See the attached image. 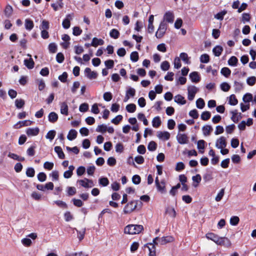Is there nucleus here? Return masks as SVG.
Returning a JSON list of instances; mask_svg holds the SVG:
<instances>
[{
  "instance_id": "1",
  "label": "nucleus",
  "mask_w": 256,
  "mask_h": 256,
  "mask_svg": "<svg viewBox=\"0 0 256 256\" xmlns=\"http://www.w3.org/2000/svg\"><path fill=\"white\" fill-rule=\"evenodd\" d=\"M143 229L142 225L129 224L125 227L124 232L129 234H135L140 233Z\"/></svg>"
},
{
  "instance_id": "2",
  "label": "nucleus",
  "mask_w": 256,
  "mask_h": 256,
  "mask_svg": "<svg viewBox=\"0 0 256 256\" xmlns=\"http://www.w3.org/2000/svg\"><path fill=\"white\" fill-rule=\"evenodd\" d=\"M138 202V200H133L128 202L124 208V213L128 214L133 212L136 208Z\"/></svg>"
},
{
  "instance_id": "3",
  "label": "nucleus",
  "mask_w": 256,
  "mask_h": 256,
  "mask_svg": "<svg viewBox=\"0 0 256 256\" xmlns=\"http://www.w3.org/2000/svg\"><path fill=\"white\" fill-rule=\"evenodd\" d=\"M167 26L168 25L164 20L160 22L155 35L158 38H161L164 36L166 30Z\"/></svg>"
},
{
  "instance_id": "4",
  "label": "nucleus",
  "mask_w": 256,
  "mask_h": 256,
  "mask_svg": "<svg viewBox=\"0 0 256 256\" xmlns=\"http://www.w3.org/2000/svg\"><path fill=\"white\" fill-rule=\"evenodd\" d=\"M158 240L159 241V242L161 244L163 245L167 243L173 242L174 240V238L172 236H163L161 238H160L158 237H156L153 240V242L154 244H158Z\"/></svg>"
},
{
  "instance_id": "5",
  "label": "nucleus",
  "mask_w": 256,
  "mask_h": 256,
  "mask_svg": "<svg viewBox=\"0 0 256 256\" xmlns=\"http://www.w3.org/2000/svg\"><path fill=\"white\" fill-rule=\"evenodd\" d=\"M216 244L228 248L230 247L232 243L228 238L226 237H220Z\"/></svg>"
},
{
  "instance_id": "6",
  "label": "nucleus",
  "mask_w": 256,
  "mask_h": 256,
  "mask_svg": "<svg viewBox=\"0 0 256 256\" xmlns=\"http://www.w3.org/2000/svg\"><path fill=\"white\" fill-rule=\"evenodd\" d=\"M74 16V14L73 13L68 14L66 16V18L63 20L62 22V26L64 28L68 29L70 27V20H72Z\"/></svg>"
},
{
  "instance_id": "7",
  "label": "nucleus",
  "mask_w": 256,
  "mask_h": 256,
  "mask_svg": "<svg viewBox=\"0 0 256 256\" xmlns=\"http://www.w3.org/2000/svg\"><path fill=\"white\" fill-rule=\"evenodd\" d=\"M188 99L192 101L194 100L196 93L198 91V89L195 86H190L188 88Z\"/></svg>"
},
{
  "instance_id": "8",
  "label": "nucleus",
  "mask_w": 256,
  "mask_h": 256,
  "mask_svg": "<svg viewBox=\"0 0 256 256\" xmlns=\"http://www.w3.org/2000/svg\"><path fill=\"white\" fill-rule=\"evenodd\" d=\"M85 76L89 79H96L98 76V74L96 72L92 71L89 68H86L84 70Z\"/></svg>"
},
{
  "instance_id": "9",
  "label": "nucleus",
  "mask_w": 256,
  "mask_h": 256,
  "mask_svg": "<svg viewBox=\"0 0 256 256\" xmlns=\"http://www.w3.org/2000/svg\"><path fill=\"white\" fill-rule=\"evenodd\" d=\"M176 139L178 142L182 144H188V138L184 134H178L176 136Z\"/></svg>"
},
{
  "instance_id": "10",
  "label": "nucleus",
  "mask_w": 256,
  "mask_h": 256,
  "mask_svg": "<svg viewBox=\"0 0 256 256\" xmlns=\"http://www.w3.org/2000/svg\"><path fill=\"white\" fill-rule=\"evenodd\" d=\"M216 146L218 148H223L226 146V138L224 136L220 137L216 141Z\"/></svg>"
},
{
  "instance_id": "11",
  "label": "nucleus",
  "mask_w": 256,
  "mask_h": 256,
  "mask_svg": "<svg viewBox=\"0 0 256 256\" xmlns=\"http://www.w3.org/2000/svg\"><path fill=\"white\" fill-rule=\"evenodd\" d=\"M153 242L152 243H148L144 245L145 247H147L149 250V256H156V247Z\"/></svg>"
},
{
  "instance_id": "12",
  "label": "nucleus",
  "mask_w": 256,
  "mask_h": 256,
  "mask_svg": "<svg viewBox=\"0 0 256 256\" xmlns=\"http://www.w3.org/2000/svg\"><path fill=\"white\" fill-rule=\"evenodd\" d=\"M174 16L172 12L168 11L166 12L164 16V20L169 23H172L174 20Z\"/></svg>"
},
{
  "instance_id": "13",
  "label": "nucleus",
  "mask_w": 256,
  "mask_h": 256,
  "mask_svg": "<svg viewBox=\"0 0 256 256\" xmlns=\"http://www.w3.org/2000/svg\"><path fill=\"white\" fill-rule=\"evenodd\" d=\"M39 132L40 129L38 127L35 128H28L26 130V133L29 136H37Z\"/></svg>"
},
{
  "instance_id": "14",
  "label": "nucleus",
  "mask_w": 256,
  "mask_h": 256,
  "mask_svg": "<svg viewBox=\"0 0 256 256\" xmlns=\"http://www.w3.org/2000/svg\"><path fill=\"white\" fill-rule=\"evenodd\" d=\"M32 123V122L30 120L20 121L14 126V128H20L22 126H30Z\"/></svg>"
},
{
  "instance_id": "15",
  "label": "nucleus",
  "mask_w": 256,
  "mask_h": 256,
  "mask_svg": "<svg viewBox=\"0 0 256 256\" xmlns=\"http://www.w3.org/2000/svg\"><path fill=\"white\" fill-rule=\"evenodd\" d=\"M157 136L162 140H168L170 138V134L168 132H158Z\"/></svg>"
},
{
  "instance_id": "16",
  "label": "nucleus",
  "mask_w": 256,
  "mask_h": 256,
  "mask_svg": "<svg viewBox=\"0 0 256 256\" xmlns=\"http://www.w3.org/2000/svg\"><path fill=\"white\" fill-rule=\"evenodd\" d=\"M190 78L192 82L197 83L200 80V78L196 72H193L190 74Z\"/></svg>"
},
{
  "instance_id": "17",
  "label": "nucleus",
  "mask_w": 256,
  "mask_h": 256,
  "mask_svg": "<svg viewBox=\"0 0 256 256\" xmlns=\"http://www.w3.org/2000/svg\"><path fill=\"white\" fill-rule=\"evenodd\" d=\"M156 187L158 190L162 194H164L166 192V182L164 180H162L160 184L156 185Z\"/></svg>"
},
{
  "instance_id": "18",
  "label": "nucleus",
  "mask_w": 256,
  "mask_h": 256,
  "mask_svg": "<svg viewBox=\"0 0 256 256\" xmlns=\"http://www.w3.org/2000/svg\"><path fill=\"white\" fill-rule=\"evenodd\" d=\"M24 26L26 30L28 31L31 30L34 26V24L33 21L30 18L26 19Z\"/></svg>"
},
{
  "instance_id": "19",
  "label": "nucleus",
  "mask_w": 256,
  "mask_h": 256,
  "mask_svg": "<svg viewBox=\"0 0 256 256\" xmlns=\"http://www.w3.org/2000/svg\"><path fill=\"white\" fill-rule=\"evenodd\" d=\"M58 115L55 112H51L49 114L48 119L50 122L55 123L58 120Z\"/></svg>"
},
{
  "instance_id": "20",
  "label": "nucleus",
  "mask_w": 256,
  "mask_h": 256,
  "mask_svg": "<svg viewBox=\"0 0 256 256\" xmlns=\"http://www.w3.org/2000/svg\"><path fill=\"white\" fill-rule=\"evenodd\" d=\"M206 236L208 239L212 240L216 244L220 238L218 236L212 232H209L206 234Z\"/></svg>"
},
{
  "instance_id": "21",
  "label": "nucleus",
  "mask_w": 256,
  "mask_h": 256,
  "mask_svg": "<svg viewBox=\"0 0 256 256\" xmlns=\"http://www.w3.org/2000/svg\"><path fill=\"white\" fill-rule=\"evenodd\" d=\"M68 106L66 102H62L60 104V112L65 116L68 115Z\"/></svg>"
},
{
  "instance_id": "22",
  "label": "nucleus",
  "mask_w": 256,
  "mask_h": 256,
  "mask_svg": "<svg viewBox=\"0 0 256 256\" xmlns=\"http://www.w3.org/2000/svg\"><path fill=\"white\" fill-rule=\"evenodd\" d=\"M104 44V41L101 38H93L91 44L92 46L96 47L98 46H102Z\"/></svg>"
},
{
  "instance_id": "23",
  "label": "nucleus",
  "mask_w": 256,
  "mask_h": 256,
  "mask_svg": "<svg viewBox=\"0 0 256 256\" xmlns=\"http://www.w3.org/2000/svg\"><path fill=\"white\" fill-rule=\"evenodd\" d=\"M231 113L232 114V116L231 117V120L234 122L237 123L239 121V120L241 118V114L240 113L239 116H238V112L237 110H235L231 112Z\"/></svg>"
},
{
  "instance_id": "24",
  "label": "nucleus",
  "mask_w": 256,
  "mask_h": 256,
  "mask_svg": "<svg viewBox=\"0 0 256 256\" xmlns=\"http://www.w3.org/2000/svg\"><path fill=\"white\" fill-rule=\"evenodd\" d=\"M77 134V132L75 130L72 129L70 130L67 138L70 140H72L76 138Z\"/></svg>"
},
{
  "instance_id": "25",
  "label": "nucleus",
  "mask_w": 256,
  "mask_h": 256,
  "mask_svg": "<svg viewBox=\"0 0 256 256\" xmlns=\"http://www.w3.org/2000/svg\"><path fill=\"white\" fill-rule=\"evenodd\" d=\"M54 151L58 154V156L60 159H64L65 155L60 146H56L54 148Z\"/></svg>"
},
{
  "instance_id": "26",
  "label": "nucleus",
  "mask_w": 256,
  "mask_h": 256,
  "mask_svg": "<svg viewBox=\"0 0 256 256\" xmlns=\"http://www.w3.org/2000/svg\"><path fill=\"white\" fill-rule=\"evenodd\" d=\"M174 102L180 104H186V100H184V98L180 94H178L175 96Z\"/></svg>"
},
{
  "instance_id": "27",
  "label": "nucleus",
  "mask_w": 256,
  "mask_h": 256,
  "mask_svg": "<svg viewBox=\"0 0 256 256\" xmlns=\"http://www.w3.org/2000/svg\"><path fill=\"white\" fill-rule=\"evenodd\" d=\"M24 65L28 68L32 69L34 67V62L32 58L24 60Z\"/></svg>"
},
{
  "instance_id": "28",
  "label": "nucleus",
  "mask_w": 256,
  "mask_h": 256,
  "mask_svg": "<svg viewBox=\"0 0 256 256\" xmlns=\"http://www.w3.org/2000/svg\"><path fill=\"white\" fill-rule=\"evenodd\" d=\"M223 51V48L220 46H216L213 50L214 54L216 56H219Z\"/></svg>"
},
{
  "instance_id": "29",
  "label": "nucleus",
  "mask_w": 256,
  "mask_h": 256,
  "mask_svg": "<svg viewBox=\"0 0 256 256\" xmlns=\"http://www.w3.org/2000/svg\"><path fill=\"white\" fill-rule=\"evenodd\" d=\"M162 124V122L160 117L157 116L154 118L152 120V125L154 128H158Z\"/></svg>"
},
{
  "instance_id": "30",
  "label": "nucleus",
  "mask_w": 256,
  "mask_h": 256,
  "mask_svg": "<svg viewBox=\"0 0 256 256\" xmlns=\"http://www.w3.org/2000/svg\"><path fill=\"white\" fill-rule=\"evenodd\" d=\"M13 8L12 6L8 4L6 6L4 10V14L7 18H10L12 14Z\"/></svg>"
},
{
  "instance_id": "31",
  "label": "nucleus",
  "mask_w": 256,
  "mask_h": 256,
  "mask_svg": "<svg viewBox=\"0 0 256 256\" xmlns=\"http://www.w3.org/2000/svg\"><path fill=\"white\" fill-rule=\"evenodd\" d=\"M203 134L204 136H209L210 132L212 130V128L210 125H206L202 128Z\"/></svg>"
},
{
  "instance_id": "32",
  "label": "nucleus",
  "mask_w": 256,
  "mask_h": 256,
  "mask_svg": "<svg viewBox=\"0 0 256 256\" xmlns=\"http://www.w3.org/2000/svg\"><path fill=\"white\" fill-rule=\"evenodd\" d=\"M36 148V144H33L31 146H30L26 151L27 154L30 156H34L36 152L35 149Z\"/></svg>"
},
{
  "instance_id": "33",
  "label": "nucleus",
  "mask_w": 256,
  "mask_h": 256,
  "mask_svg": "<svg viewBox=\"0 0 256 256\" xmlns=\"http://www.w3.org/2000/svg\"><path fill=\"white\" fill-rule=\"evenodd\" d=\"M120 35V32L116 29H112L110 32V36L112 38L117 39L119 38Z\"/></svg>"
},
{
  "instance_id": "34",
  "label": "nucleus",
  "mask_w": 256,
  "mask_h": 256,
  "mask_svg": "<svg viewBox=\"0 0 256 256\" xmlns=\"http://www.w3.org/2000/svg\"><path fill=\"white\" fill-rule=\"evenodd\" d=\"M180 58L186 64H190V58L188 56V55L186 52H182L180 54Z\"/></svg>"
},
{
  "instance_id": "35",
  "label": "nucleus",
  "mask_w": 256,
  "mask_h": 256,
  "mask_svg": "<svg viewBox=\"0 0 256 256\" xmlns=\"http://www.w3.org/2000/svg\"><path fill=\"white\" fill-rule=\"evenodd\" d=\"M99 184L102 186H106L109 184V180L106 177H102L98 180Z\"/></svg>"
},
{
  "instance_id": "36",
  "label": "nucleus",
  "mask_w": 256,
  "mask_h": 256,
  "mask_svg": "<svg viewBox=\"0 0 256 256\" xmlns=\"http://www.w3.org/2000/svg\"><path fill=\"white\" fill-rule=\"evenodd\" d=\"M238 59L235 56H232L228 60V64L231 66H237Z\"/></svg>"
},
{
  "instance_id": "37",
  "label": "nucleus",
  "mask_w": 256,
  "mask_h": 256,
  "mask_svg": "<svg viewBox=\"0 0 256 256\" xmlns=\"http://www.w3.org/2000/svg\"><path fill=\"white\" fill-rule=\"evenodd\" d=\"M157 148V144L154 141H151L149 142L148 146V150L153 152Z\"/></svg>"
},
{
  "instance_id": "38",
  "label": "nucleus",
  "mask_w": 256,
  "mask_h": 256,
  "mask_svg": "<svg viewBox=\"0 0 256 256\" xmlns=\"http://www.w3.org/2000/svg\"><path fill=\"white\" fill-rule=\"evenodd\" d=\"M211 116V114L210 112L205 111L202 112L201 114V118L203 120H208Z\"/></svg>"
},
{
  "instance_id": "39",
  "label": "nucleus",
  "mask_w": 256,
  "mask_h": 256,
  "mask_svg": "<svg viewBox=\"0 0 256 256\" xmlns=\"http://www.w3.org/2000/svg\"><path fill=\"white\" fill-rule=\"evenodd\" d=\"M138 118L139 120H142L144 124V126H148V122L146 118L145 117V116L142 113H139L138 115Z\"/></svg>"
},
{
  "instance_id": "40",
  "label": "nucleus",
  "mask_w": 256,
  "mask_h": 256,
  "mask_svg": "<svg viewBox=\"0 0 256 256\" xmlns=\"http://www.w3.org/2000/svg\"><path fill=\"white\" fill-rule=\"evenodd\" d=\"M205 105L204 100L202 98H199L196 102V106L198 108L202 109Z\"/></svg>"
},
{
  "instance_id": "41",
  "label": "nucleus",
  "mask_w": 256,
  "mask_h": 256,
  "mask_svg": "<svg viewBox=\"0 0 256 256\" xmlns=\"http://www.w3.org/2000/svg\"><path fill=\"white\" fill-rule=\"evenodd\" d=\"M192 180L194 182H196L197 183L196 184H193V186L194 187H196L198 184L202 180V178L200 174H197L196 176H193L192 177Z\"/></svg>"
},
{
  "instance_id": "42",
  "label": "nucleus",
  "mask_w": 256,
  "mask_h": 256,
  "mask_svg": "<svg viewBox=\"0 0 256 256\" xmlns=\"http://www.w3.org/2000/svg\"><path fill=\"white\" fill-rule=\"evenodd\" d=\"M231 73V70L228 68H223L221 70V74L226 76V78L228 77Z\"/></svg>"
},
{
  "instance_id": "43",
  "label": "nucleus",
  "mask_w": 256,
  "mask_h": 256,
  "mask_svg": "<svg viewBox=\"0 0 256 256\" xmlns=\"http://www.w3.org/2000/svg\"><path fill=\"white\" fill-rule=\"evenodd\" d=\"M200 61L202 63H208L210 62V56L206 54H202L200 57Z\"/></svg>"
},
{
  "instance_id": "44",
  "label": "nucleus",
  "mask_w": 256,
  "mask_h": 256,
  "mask_svg": "<svg viewBox=\"0 0 256 256\" xmlns=\"http://www.w3.org/2000/svg\"><path fill=\"white\" fill-rule=\"evenodd\" d=\"M126 110L128 112H134L136 110V106L134 104H128L126 106Z\"/></svg>"
},
{
  "instance_id": "45",
  "label": "nucleus",
  "mask_w": 256,
  "mask_h": 256,
  "mask_svg": "<svg viewBox=\"0 0 256 256\" xmlns=\"http://www.w3.org/2000/svg\"><path fill=\"white\" fill-rule=\"evenodd\" d=\"M238 103V100L237 98H236L235 95L234 94H232L230 96L229 104L230 105L235 106V105L237 104Z\"/></svg>"
},
{
  "instance_id": "46",
  "label": "nucleus",
  "mask_w": 256,
  "mask_h": 256,
  "mask_svg": "<svg viewBox=\"0 0 256 256\" xmlns=\"http://www.w3.org/2000/svg\"><path fill=\"white\" fill-rule=\"evenodd\" d=\"M206 142L204 140H200L198 142V148L200 150V152L202 154L204 153V151H201V150L204 148V145Z\"/></svg>"
},
{
  "instance_id": "47",
  "label": "nucleus",
  "mask_w": 256,
  "mask_h": 256,
  "mask_svg": "<svg viewBox=\"0 0 256 256\" xmlns=\"http://www.w3.org/2000/svg\"><path fill=\"white\" fill-rule=\"evenodd\" d=\"M130 58L133 62H136L139 58L138 54L137 52H133L131 53Z\"/></svg>"
},
{
  "instance_id": "48",
  "label": "nucleus",
  "mask_w": 256,
  "mask_h": 256,
  "mask_svg": "<svg viewBox=\"0 0 256 256\" xmlns=\"http://www.w3.org/2000/svg\"><path fill=\"white\" fill-rule=\"evenodd\" d=\"M240 222V218L237 216H232L230 219V224L232 226H236Z\"/></svg>"
},
{
  "instance_id": "49",
  "label": "nucleus",
  "mask_w": 256,
  "mask_h": 256,
  "mask_svg": "<svg viewBox=\"0 0 256 256\" xmlns=\"http://www.w3.org/2000/svg\"><path fill=\"white\" fill-rule=\"evenodd\" d=\"M67 192L68 196L74 195L76 192V188L72 186L67 187Z\"/></svg>"
},
{
  "instance_id": "50",
  "label": "nucleus",
  "mask_w": 256,
  "mask_h": 256,
  "mask_svg": "<svg viewBox=\"0 0 256 256\" xmlns=\"http://www.w3.org/2000/svg\"><path fill=\"white\" fill-rule=\"evenodd\" d=\"M49 28V22L46 20H43L40 26V28L42 30H48Z\"/></svg>"
},
{
  "instance_id": "51",
  "label": "nucleus",
  "mask_w": 256,
  "mask_h": 256,
  "mask_svg": "<svg viewBox=\"0 0 256 256\" xmlns=\"http://www.w3.org/2000/svg\"><path fill=\"white\" fill-rule=\"evenodd\" d=\"M244 102H249L252 100V95L250 93L245 94L242 98Z\"/></svg>"
},
{
  "instance_id": "52",
  "label": "nucleus",
  "mask_w": 256,
  "mask_h": 256,
  "mask_svg": "<svg viewBox=\"0 0 256 256\" xmlns=\"http://www.w3.org/2000/svg\"><path fill=\"white\" fill-rule=\"evenodd\" d=\"M48 50L50 53H55L57 50V46L55 43H50L48 45Z\"/></svg>"
},
{
  "instance_id": "53",
  "label": "nucleus",
  "mask_w": 256,
  "mask_h": 256,
  "mask_svg": "<svg viewBox=\"0 0 256 256\" xmlns=\"http://www.w3.org/2000/svg\"><path fill=\"white\" fill-rule=\"evenodd\" d=\"M15 104H16V106L17 108H22L24 106L25 102H24V100H23L22 99H20V100L16 99L15 100Z\"/></svg>"
},
{
  "instance_id": "54",
  "label": "nucleus",
  "mask_w": 256,
  "mask_h": 256,
  "mask_svg": "<svg viewBox=\"0 0 256 256\" xmlns=\"http://www.w3.org/2000/svg\"><path fill=\"white\" fill-rule=\"evenodd\" d=\"M160 68L162 70L166 71L170 68V63L168 61H164L161 64Z\"/></svg>"
},
{
  "instance_id": "55",
  "label": "nucleus",
  "mask_w": 256,
  "mask_h": 256,
  "mask_svg": "<svg viewBox=\"0 0 256 256\" xmlns=\"http://www.w3.org/2000/svg\"><path fill=\"white\" fill-rule=\"evenodd\" d=\"M107 130V126L104 124H100L98 126L96 129V131L97 132H100L102 133H104Z\"/></svg>"
},
{
  "instance_id": "56",
  "label": "nucleus",
  "mask_w": 256,
  "mask_h": 256,
  "mask_svg": "<svg viewBox=\"0 0 256 256\" xmlns=\"http://www.w3.org/2000/svg\"><path fill=\"white\" fill-rule=\"evenodd\" d=\"M226 10H224L216 14L214 18L218 20H222L224 19V16L226 14Z\"/></svg>"
},
{
  "instance_id": "57",
  "label": "nucleus",
  "mask_w": 256,
  "mask_h": 256,
  "mask_svg": "<svg viewBox=\"0 0 256 256\" xmlns=\"http://www.w3.org/2000/svg\"><path fill=\"white\" fill-rule=\"evenodd\" d=\"M56 134V132L54 130H50L46 135V138L48 139L51 140H52Z\"/></svg>"
},
{
  "instance_id": "58",
  "label": "nucleus",
  "mask_w": 256,
  "mask_h": 256,
  "mask_svg": "<svg viewBox=\"0 0 256 256\" xmlns=\"http://www.w3.org/2000/svg\"><path fill=\"white\" fill-rule=\"evenodd\" d=\"M230 88V85L226 82H222L220 84V88L224 92H228Z\"/></svg>"
},
{
  "instance_id": "59",
  "label": "nucleus",
  "mask_w": 256,
  "mask_h": 256,
  "mask_svg": "<svg viewBox=\"0 0 256 256\" xmlns=\"http://www.w3.org/2000/svg\"><path fill=\"white\" fill-rule=\"evenodd\" d=\"M35 174V170L32 168H28L26 171V174L28 177H34Z\"/></svg>"
},
{
  "instance_id": "60",
  "label": "nucleus",
  "mask_w": 256,
  "mask_h": 256,
  "mask_svg": "<svg viewBox=\"0 0 256 256\" xmlns=\"http://www.w3.org/2000/svg\"><path fill=\"white\" fill-rule=\"evenodd\" d=\"M246 82L249 86H254L256 82V78L254 76L248 78L246 80Z\"/></svg>"
},
{
  "instance_id": "61",
  "label": "nucleus",
  "mask_w": 256,
  "mask_h": 256,
  "mask_svg": "<svg viewBox=\"0 0 256 256\" xmlns=\"http://www.w3.org/2000/svg\"><path fill=\"white\" fill-rule=\"evenodd\" d=\"M122 115H118L116 118H113L111 122L114 124H118L122 120Z\"/></svg>"
},
{
  "instance_id": "62",
  "label": "nucleus",
  "mask_w": 256,
  "mask_h": 256,
  "mask_svg": "<svg viewBox=\"0 0 256 256\" xmlns=\"http://www.w3.org/2000/svg\"><path fill=\"white\" fill-rule=\"evenodd\" d=\"M234 87L236 92H240L242 89V84L240 82L235 81L234 82Z\"/></svg>"
},
{
  "instance_id": "63",
  "label": "nucleus",
  "mask_w": 256,
  "mask_h": 256,
  "mask_svg": "<svg viewBox=\"0 0 256 256\" xmlns=\"http://www.w3.org/2000/svg\"><path fill=\"white\" fill-rule=\"evenodd\" d=\"M82 30L80 28L79 26H74L73 28L72 34L74 36H80L82 33Z\"/></svg>"
},
{
  "instance_id": "64",
  "label": "nucleus",
  "mask_w": 256,
  "mask_h": 256,
  "mask_svg": "<svg viewBox=\"0 0 256 256\" xmlns=\"http://www.w3.org/2000/svg\"><path fill=\"white\" fill-rule=\"evenodd\" d=\"M115 148H116V152H118V153H122V152H123L124 150V146L120 142L118 143L116 145Z\"/></svg>"
}]
</instances>
